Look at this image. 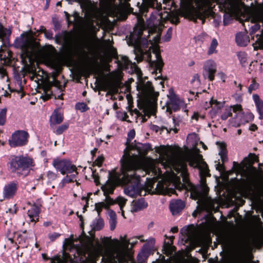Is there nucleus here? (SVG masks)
Segmentation results:
<instances>
[{
	"instance_id": "nucleus-33",
	"label": "nucleus",
	"mask_w": 263,
	"mask_h": 263,
	"mask_svg": "<svg viewBox=\"0 0 263 263\" xmlns=\"http://www.w3.org/2000/svg\"><path fill=\"white\" fill-rule=\"evenodd\" d=\"M218 46V42L216 39H213L210 44L208 53L210 55L217 52L216 48Z\"/></svg>"
},
{
	"instance_id": "nucleus-54",
	"label": "nucleus",
	"mask_w": 263,
	"mask_h": 263,
	"mask_svg": "<svg viewBox=\"0 0 263 263\" xmlns=\"http://www.w3.org/2000/svg\"><path fill=\"white\" fill-rule=\"evenodd\" d=\"M60 236V234L58 233H50L48 234V237L50 240L52 241L55 240L57 238H58Z\"/></svg>"
},
{
	"instance_id": "nucleus-11",
	"label": "nucleus",
	"mask_w": 263,
	"mask_h": 263,
	"mask_svg": "<svg viewBox=\"0 0 263 263\" xmlns=\"http://www.w3.org/2000/svg\"><path fill=\"white\" fill-rule=\"evenodd\" d=\"M249 31L252 39L255 41L253 44L254 49H263V29H260V25L255 24L251 26Z\"/></svg>"
},
{
	"instance_id": "nucleus-23",
	"label": "nucleus",
	"mask_w": 263,
	"mask_h": 263,
	"mask_svg": "<svg viewBox=\"0 0 263 263\" xmlns=\"http://www.w3.org/2000/svg\"><path fill=\"white\" fill-rule=\"evenodd\" d=\"M236 42L240 46H246L250 42L249 37L245 32H239L236 35Z\"/></svg>"
},
{
	"instance_id": "nucleus-49",
	"label": "nucleus",
	"mask_w": 263,
	"mask_h": 263,
	"mask_svg": "<svg viewBox=\"0 0 263 263\" xmlns=\"http://www.w3.org/2000/svg\"><path fill=\"white\" fill-rule=\"evenodd\" d=\"M249 163L250 164H252L255 162H257L258 161V157L254 154H250L249 155Z\"/></svg>"
},
{
	"instance_id": "nucleus-57",
	"label": "nucleus",
	"mask_w": 263,
	"mask_h": 263,
	"mask_svg": "<svg viewBox=\"0 0 263 263\" xmlns=\"http://www.w3.org/2000/svg\"><path fill=\"white\" fill-rule=\"evenodd\" d=\"M64 260L60 257H55L52 259V263H63Z\"/></svg>"
},
{
	"instance_id": "nucleus-9",
	"label": "nucleus",
	"mask_w": 263,
	"mask_h": 263,
	"mask_svg": "<svg viewBox=\"0 0 263 263\" xmlns=\"http://www.w3.org/2000/svg\"><path fill=\"white\" fill-rule=\"evenodd\" d=\"M233 112L235 114L233 117L229 120V126L238 127L242 125L252 121L254 115L250 112L245 113L240 104H235L233 106Z\"/></svg>"
},
{
	"instance_id": "nucleus-29",
	"label": "nucleus",
	"mask_w": 263,
	"mask_h": 263,
	"mask_svg": "<svg viewBox=\"0 0 263 263\" xmlns=\"http://www.w3.org/2000/svg\"><path fill=\"white\" fill-rule=\"evenodd\" d=\"M44 58L48 63L52 66H55L58 63L57 57L53 53L50 52L45 53Z\"/></svg>"
},
{
	"instance_id": "nucleus-34",
	"label": "nucleus",
	"mask_w": 263,
	"mask_h": 263,
	"mask_svg": "<svg viewBox=\"0 0 263 263\" xmlns=\"http://www.w3.org/2000/svg\"><path fill=\"white\" fill-rule=\"evenodd\" d=\"M233 106L231 105L225 108L224 111L221 115V118L223 120H226L228 117L232 116V110L233 111Z\"/></svg>"
},
{
	"instance_id": "nucleus-3",
	"label": "nucleus",
	"mask_w": 263,
	"mask_h": 263,
	"mask_svg": "<svg viewBox=\"0 0 263 263\" xmlns=\"http://www.w3.org/2000/svg\"><path fill=\"white\" fill-rule=\"evenodd\" d=\"M140 236L128 239L127 235L120 236L119 238L104 237L102 245L98 244L93 248L94 257L100 256L104 263H122L129 258V246L136 245Z\"/></svg>"
},
{
	"instance_id": "nucleus-10",
	"label": "nucleus",
	"mask_w": 263,
	"mask_h": 263,
	"mask_svg": "<svg viewBox=\"0 0 263 263\" xmlns=\"http://www.w3.org/2000/svg\"><path fill=\"white\" fill-rule=\"evenodd\" d=\"M109 176L108 180L101 187L104 195L113 193L116 185L122 183V172L120 174L117 173H109Z\"/></svg>"
},
{
	"instance_id": "nucleus-46",
	"label": "nucleus",
	"mask_w": 263,
	"mask_h": 263,
	"mask_svg": "<svg viewBox=\"0 0 263 263\" xmlns=\"http://www.w3.org/2000/svg\"><path fill=\"white\" fill-rule=\"evenodd\" d=\"M232 20V16L229 14H224L223 15V23L224 25H227L231 23Z\"/></svg>"
},
{
	"instance_id": "nucleus-63",
	"label": "nucleus",
	"mask_w": 263,
	"mask_h": 263,
	"mask_svg": "<svg viewBox=\"0 0 263 263\" xmlns=\"http://www.w3.org/2000/svg\"><path fill=\"white\" fill-rule=\"evenodd\" d=\"M141 146L143 148H144L145 151H148L149 149H151V145L149 144H142V145H141Z\"/></svg>"
},
{
	"instance_id": "nucleus-28",
	"label": "nucleus",
	"mask_w": 263,
	"mask_h": 263,
	"mask_svg": "<svg viewBox=\"0 0 263 263\" xmlns=\"http://www.w3.org/2000/svg\"><path fill=\"white\" fill-rule=\"evenodd\" d=\"M217 144L219 147V155L220 156L222 162H224L228 160L227 151L226 149V145L224 143L217 142Z\"/></svg>"
},
{
	"instance_id": "nucleus-17",
	"label": "nucleus",
	"mask_w": 263,
	"mask_h": 263,
	"mask_svg": "<svg viewBox=\"0 0 263 263\" xmlns=\"http://www.w3.org/2000/svg\"><path fill=\"white\" fill-rule=\"evenodd\" d=\"M18 189L17 183L12 182L6 184L3 189V194L4 199H9L13 198Z\"/></svg>"
},
{
	"instance_id": "nucleus-60",
	"label": "nucleus",
	"mask_w": 263,
	"mask_h": 263,
	"mask_svg": "<svg viewBox=\"0 0 263 263\" xmlns=\"http://www.w3.org/2000/svg\"><path fill=\"white\" fill-rule=\"evenodd\" d=\"M200 173L201 175L206 176L208 175L209 172L208 169L205 167L203 170H200Z\"/></svg>"
},
{
	"instance_id": "nucleus-4",
	"label": "nucleus",
	"mask_w": 263,
	"mask_h": 263,
	"mask_svg": "<svg viewBox=\"0 0 263 263\" xmlns=\"http://www.w3.org/2000/svg\"><path fill=\"white\" fill-rule=\"evenodd\" d=\"M145 30L144 22L143 20H138V24L134 28L133 32L130 35V40L132 44L137 47H147L149 44L148 40L145 38H141V35L143 30ZM162 30V26L155 27L148 30V36L155 32L156 35L153 37V40H149L151 46L150 49L152 50L155 54L156 61H154V65L157 70H160L163 66V62L161 58L159 47L158 44L160 40L161 33Z\"/></svg>"
},
{
	"instance_id": "nucleus-1",
	"label": "nucleus",
	"mask_w": 263,
	"mask_h": 263,
	"mask_svg": "<svg viewBox=\"0 0 263 263\" xmlns=\"http://www.w3.org/2000/svg\"><path fill=\"white\" fill-rule=\"evenodd\" d=\"M158 164L159 162L157 159L142 157L132 152L125 153L120 170L122 172V184L130 183L132 185L124 188V193L132 198L140 195L142 186L140 184V175L136 172L138 170H142L145 174L151 173L152 175L154 176L147 181L146 185V190L152 194H170L174 193L175 188H180L182 185L179 177L176 176L174 172L168 171L164 173L162 179L154 187L156 179L162 174Z\"/></svg>"
},
{
	"instance_id": "nucleus-2",
	"label": "nucleus",
	"mask_w": 263,
	"mask_h": 263,
	"mask_svg": "<svg viewBox=\"0 0 263 263\" xmlns=\"http://www.w3.org/2000/svg\"><path fill=\"white\" fill-rule=\"evenodd\" d=\"M199 140V138L196 133L189 134L187 141L193 147L186 149L184 152L176 146L161 145L156 147V152L159 154V162L164 168L169 167L170 172H174L180 179L181 176L183 182L187 183L188 173L186 162H188L190 166L197 167L202 161V156L196 147Z\"/></svg>"
},
{
	"instance_id": "nucleus-51",
	"label": "nucleus",
	"mask_w": 263,
	"mask_h": 263,
	"mask_svg": "<svg viewBox=\"0 0 263 263\" xmlns=\"http://www.w3.org/2000/svg\"><path fill=\"white\" fill-rule=\"evenodd\" d=\"M221 18L220 16L215 15L213 17V23L215 27H218L221 23Z\"/></svg>"
},
{
	"instance_id": "nucleus-41",
	"label": "nucleus",
	"mask_w": 263,
	"mask_h": 263,
	"mask_svg": "<svg viewBox=\"0 0 263 263\" xmlns=\"http://www.w3.org/2000/svg\"><path fill=\"white\" fill-rule=\"evenodd\" d=\"M163 250L164 251V253L167 256H170L172 255V254L174 251V248L170 245L166 244L164 246Z\"/></svg>"
},
{
	"instance_id": "nucleus-5",
	"label": "nucleus",
	"mask_w": 263,
	"mask_h": 263,
	"mask_svg": "<svg viewBox=\"0 0 263 263\" xmlns=\"http://www.w3.org/2000/svg\"><path fill=\"white\" fill-rule=\"evenodd\" d=\"M122 2H127L128 0H119ZM143 2L148 7H153L155 0H143ZM114 0H100L101 9H98L96 4L92 3L89 0H84L81 3V7L86 11L88 18L82 22V26L86 30H91L93 28V22L100 21L103 18L102 11H108L115 7L113 5ZM119 12L118 7L115 8L114 14Z\"/></svg>"
},
{
	"instance_id": "nucleus-58",
	"label": "nucleus",
	"mask_w": 263,
	"mask_h": 263,
	"mask_svg": "<svg viewBox=\"0 0 263 263\" xmlns=\"http://www.w3.org/2000/svg\"><path fill=\"white\" fill-rule=\"evenodd\" d=\"M135 136V132L134 129L130 130L128 133V139H133Z\"/></svg>"
},
{
	"instance_id": "nucleus-43",
	"label": "nucleus",
	"mask_w": 263,
	"mask_h": 263,
	"mask_svg": "<svg viewBox=\"0 0 263 263\" xmlns=\"http://www.w3.org/2000/svg\"><path fill=\"white\" fill-rule=\"evenodd\" d=\"M259 87V84L256 83L255 80L253 79L252 81V83L250 85L248 88V91L250 93H251L252 91L257 89Z\"/></svg>"
},
{
	"instance_id": "nucleus-38",
	"label": "nucleus",
	"mask_w": 263,
	"mask_h": 263,
	"mask_svg": "<svg viewBox=\"0 0 263 263\" xmlns=\"http://www.w3.org/2000/svg\"><path fill=\"white\" fill-rule=\"evenodd\" d=\"M104 196H105V199L103 202L105 203V205H106V208L108 209L110 205L116 203V199L114 200L112 198L109 197L108 195Z\"/></svg>"
},
{
	"instance_id": "nucleus-8",
	"label": "nucleus",
	"mask_w": 263,
	"mask_h": 263,
	"mask_svg": "<svg viewBox=\"0 0 263 263\" xmlns=\"http://www.w3.org/2000/svg\"><path fill=\"white\" fill-rule=\"evenodd\" d=\"M14 45L22 50V55L31 59L37 49V45L27 34H22L16 39Z\"/></svg>"
},
{
	"instance_id": "nucleus-50",
	"label": "nucleus",
	"mask_w": 263,
	"mask_h": 263,
	"mask_svg": "<svg viewBox=\"0 0 263 263\" xmlns=\"http://www.w3.org/2000/svg\"><path fill=\"white\" fill-rule=\"evenodd\" d=\"M74 239L73 238V236L71 235L70 237L68 238H66L64 240V245L69 246L71 247L73 245Z\"/></svg>"
},
{
	"instance_id": "nucleus-14",
	"label": "nucleus",
	"mask_w": 263,
	"mask_h": 263,
	"mask_svg": "<svg viewBox=\"0 0 263 263\" xmlns=\"http://www.w3.org/2000/svg\"><path fill=\"white\" fill-rule=\"evenodd\" d=\"M245 20L251 22H263V5L248 10L246 12Z\"/></svg>"
},
{
	"instance_id": "nucleus-12",
	"label": "nucleus",
	"mask_w": 263,
	"mask_h": 263,
	"mask_svg": "<svg viewBox=\"0 0 263 263\" xmlns=\"http://www.w3.org/2000/svg\"><path fill=\"white\" fill-rule=\"evenodd\" d=\"M53 166L62 175L70 174L77 170L76 166L71 162L66 159H55L52 162Z\"/></svg>"
},
{
	"instance_id": "nucleus-16",
	"label": "nucleus",
	"mask_w": 263,
	"mask_h": 263,
	"mask_svg": "<svg viewBox=\"0 0 263 263\" xmlns=\"http://www.w3.org/2000/svg\"><path fill=\"white\" fill-rule=\"evenodd\" d=\"M141 92L145 99L149 98L153 101H154L158 96V92L154 91L151 82L149 81L143 85Z\"/></svg>"
},
{
	"instance_id": "nucleus-47",
	"label": "nucleus",
	"mask_w": 263,
	"mask_h": 263,
	"mask_svg": "<svg viewBox=\"0 0 263 263\" xmlns=\"http://www.w3.org/2000/svg\"><path fill=\"white\" fill-rule=\"evenodd\" d=\"M6 34V29L4 27L0 22V40L2 41Z\"/></svg>"
},
{
	"instance_id": "nucleus-18",
	"label": "nucleus",
	"mask_w": 263,
	"mask_h": 263,
	"mask_svg": "<svg viewBox=\"0 0 263 263\" xmlns=\"http://www.w3.org/2000/svg\"><path fill=\"white\" fill-rule=\"evenodd\" d=\"M206 190L205 189H202V191H200V189L195 187L192 186L191 191V197L195 200L198 199L197 203L199 204L202 203L205 198Z\"/></svg>"
},
{
	"instance_id": "nucleus-53",
	"label": "nucleus",
	"mask_w": 263,
	"mask_h": 263,
	"mask_svg": "<svg viewBox=\"0 0 263 263\" xmlns=\"http://www.w3.org/2000/svg\"><path fill=\"white\" fill-rule=\"evenodd\" d=\"M104 161V158L103 156H99L97 159L94 162V164L96 165H97L98 166H100L102 163Z\"/></svg>"
},
{
	"instance_id": "nucleus-42",
	"label": "nucleus",
	"mask_w": 263,
	"mask_h": 263,
	"mask_svg": "<svg viewBox=\"0 0 263 263\" xmlns=\"http://www.w3.org/2000/svg\"><path fill=\"white\" fill-rule=\"evenodd\" d=\"M103 208L107 209L106 205H105V203L103 202H99L95 205V209L97 211L98 215L100 214Z\"/></svg>"
},
{
	"instance_id": "nucleus-61",
	"label": "nucleus",
	"mask_w": 263,
	"mask_h": 263,
	"mask_svg": "<svg viewBox=\"0 0 263 263\" xmlns=\"http://www.w3.org/2000/svg\"><path fill=\"white\" fill-rule=\"evenodd\" d=\"M105 44L104 45V46H106V48L108 50L111 49L112 47H111V42H110V40H108L107 41H105Z\"/></svg>"
},
{
	"instance_id": "nucleus-40",
	"label": "nucleus",
	"mask_w": 263,
	"mask_h": 263,
	"mask_svg": "<svg viewBox=\"0 0 263 263\" xmlns=\"http://www.w3.org/2000/svg\"><path fill=\"white\" fill-rule=\"evenodd\" d=\"M76 108L81 112H84L88 109V107L87 105L83 102L76 104Z\"/></svg>"
},
{
	"instance_id": "nucleus-56",
	"label": "nucleus",
	"mask_w": 263,
	"mask_h": 263,
	"mask_svg": "<svg viewBox=\"0 0 263 263\" xmlns=\"http://www.w3.org/2000/svg\"><path fill=\"white\" fill-rule=\"evenodd\" d=\"M151 129L153 130V131H155V132H161V130H163V128H161V127H160L159 126H157V125H153L151 126Z\"/></svg>"
},
{
	"instance_id": "nucleus-13",
	"label": "nucleus",
	"mask_w": 263,
	"mask_h": 263,
	"mask_svg": "<svg viewBox=\"0 0 263 263\" xmlns=\"http://www.w3.org/2000/svg\"><path fill=\"white\" fill-rule=\"evenodd\" d=\"M29 135L24 130H17L12 134L9 140V144L11 147L22 146L28 142Z\"/></svg>"
},
{
	"instance_id": "nucleus-52",
	"label": "nucleus",
	"mask_w": 263,
	"mask_h": 263,
	"mask_svg": "<svg viewBox=\"0 0 263 263\" xmlns=\"http://www.w3.org/2000/svg\"><path fill=\"white\" fill-rule=\"evenodd\" d=\"M117 219H109V224L110 230L113 231L115 229L117 225Z\"/></svg>"
},
{
	"instance_id": "nucleus-22",
	"label": "nucleus",
	"mask_w": 263,
	"mask_h": 263,
	"mask_svg": "<svg viewBox=\"0 0 263 263\" xmlns=\"http://www.w3.org/2000/svg\"><path fill=\"white\" fill-rule=\"evenodd\" d=\"M171 107L174 111L182 110L184 112H187L186 104L182 100L179 98H176L172 100Z\"/></svg>"
},
{
	"instance_id": "nucleus-32",
	"label": "nucleus",
	"mask_w": 263,
	"mask_h": 263,
	"mask_svg": "<svg viewBox=\"0 0 263 263\" xmlns=\"http://www.w3.org/2000/svg\"><path fill=\"white\" fill-rule=\"evenodd\" d=\"M130 64V61L128 60L127 57L125 56L122 57L121 59L119 60V65L122 69L127 68Z\"/></svg>"
},
{
	"instance_id": "nucleus-15",
	"label": "nucleus",
	"mask_w": 263,
	"mask_h": 263,
	"mask_svg": "<svg viewBox=\"0 0 263 263\" xmlns=\"http://www.w3.org/2000/svg\"><path fill=\"white\" fill-rule=\"evenodd\" d=\"M203 68L204 77H207L210 81H213L216 71V64L215 61L212 60L206 61Z\"/></svg>"
},
{
	"instance_id": "nucleus-31",
	"label": "nucleus",
	"mask_w": 263,
	"mask_h": 263,
	"mask_svg": "<svg viewBox=\"0 0 263 263\" xmlns=\"http://www.w3.org/2000/svg\"><path fill=\"white\" fill-rule=\"evenodd\" d=\"M237 56L241 65L245 66L247 63L248 57L246 52L243 51L238 52L237 53Z\"/></svg>"
},
{
	"instance_id": "nucleus-35",
	"label": "nucleus",
	"mask_w": 263,
	"mask_h": 263,
	"mask_svg": "<svg viewBox=\"0 0 263 263\" xmlns=\"http://www.w3.org/2000/svg\"><path fill=\"white\" fill-rule=\"evenodd\" d=\"M126 201L127 199L121 196H119L116 199V203H118L119 205L120 210H121L122 215L124 218L125 217L124 215V212L122 210V208L125 205Z\"/></svg>"
},
{
	"instance_id": "nucleus-21",
	"label": "nucleus",
	"mask_w": 263,
	"mask_h": 263,
	"mask_svg": "<svg viewBox=\"0 0 263 263\" xmlns=\"http://www.w3.org/2000/svg\"><path fill=\"white\" fill-rule=\"evenodd\" d=\"M148 204L144 199L140 198L132 202L131 211L133 212H136L146 208Z\"/></svg>"
},
{
	"instance_id": "nucleus-37",
	"label": "nucleus",
	"mask_w": 263,
	"mask_h": 263,
	"mask_svg": "<svg viewBox=\"0 0 263 263\" xmlns=\"http://www.w3.org/2000/svg\"><path fill=\"white\" fill-rule=\"evenodd\" d=\"M7 109L6 108L0 109V125H4L6 121V115Z\"/></svg>"
},
{
	"instance_id": "nucleus-62",
	"label": "nucleus",
	"mask_w": 263,
	"mask_h": 263,
	"mask_svg": "<svg viewBox=\"0 0 263 263\" xmlns=\"http://www.w3.org/2000/svg\"><path fill=\"white\" fill-rule=\"evenodd\" d=\"M199 117V115L198 112H194V114L191 117V119L192 120H195L196 121H197Z\"/></svg>"
},
{
	"instance_id": "nucleus-48",
	"label": "nucleus",
	"mask_w": 263,
	"mask_h": 263,
	"mask_svg": "<svg viewBox=\"0 0 263 263\" xmlns=\"http://www.w3.org/2000/svg\"><path fill=\"white\" fill-rule=\"evenodd\" d=\"M46 176H47L48 180L50 181L55 180L57 177V175L56 174V173H55L54 172H53L52 171H49L47 173Z\"/></svg>"
},
{
	"instance_id": "nucleus-20",
	"label": "nucleus",
	"mask_w": 263,
	"mask_h": 263,
	"mask_svg": "<svg viewBox=\"0 0 263 263\" xmlns=\"http://www.w3.org/2000/svg\"><path fill=\"white\" fill-rule=\"evenodd\" d=\"M185 207L184 202L181 200H173L170 204L171 211L173 215H176L181 212Z\"/></svg>"
},
{
	"instance_id": "nucleus-25",
	"label": "nucleus",
	"mask_w": 263,
	"mask_h": 263,
	"mask_svg": "<svg viewBox=\"0 0 263 263\" xmlns=\"http://www.w3.org/2000/svg\"><path fill=\"white\" fill-rule=\"evenodd\" d=\"M252 98L253 101L255 103L256 107L258 111V114H259V118H263V101H261L259 97L257 94H254L252 96Z\"/></svg>"
},
{
	"instance_id": "nucleus-30",
	"label": "nucleus",
	"mask_w": 263,
	"mask_h": 263,
	"mask_svg": "<svg viewBox=\"0 0 263 263\" xmlns=\"http://www.w3.org/2000/svg\"><path fill=\"white\" fill-rule=\"evenodd\" d=\"M104 222L103 219L99 217L93 221L91 227L95 230H100L104 227Z\"/></svg>"
},
{
	"instance_id": "nucleus-55",
	"label": "nucleus",
	"mask_w": 263,
	"mask_h": 263,
	"mask_svg": "<svg viewBox=\"0 0 263 263\" xmlns=\"http://www.w3.org/2000/svg\"><path fill=\"white\" fill-rule=\"evenodd\" d=\"M107 213L109 217V219H117L116 214L113 210L109 209L107 211Z\"/></svg>"
},
{
	"instance_id": "nucleus-44",
	"label": "nucleus",
	"mask_w": 263,
	"mask_h": 263,
	"mask_svg": "<svg viewBox=\"0 0 263 263\" xmlns=\"http://www.w3.org/2000/svg\"><path fill=\"white\" fill-rule=\"evenodd\" d=\"M172 33H173V29H172V28L170 27L167 29V32L164 36V41H165V42L169 41L172 37Z\"/></svg>"
},
{
	"instance_id": "nucleus-27",
	"label": "nucleus",
	"mask_w": 263,
	"mask_h": 263,
	"mask_svg": "<svg viewBox=\"0 0 263 263\" xmlns=\"http://www.w3.org/2000/svg\"><path fill=\"white\" fill-rule=\"evenodd\" d=\"M224 102H219L216 100L212 98L211 101L208 103L206 102H205V104L204 105V107L205 109L211 107L213 109L218 110L221 109L224 105Z\"/></svg>"
},
{
	"instance_id": "nucleus-6",
	"label": "nucleus",
	"mask_w": 263,
	"mask_h": 263,
	"mask_svg": "<svg viewBox=\"0 0 263 263\" xmlns=\"http://www.w3.org/2000/svg\"><path fill=\"white\" fill-rule=\"evenodd\" d=\"M180 15L191 20L195 21L197 18L203 23L207 5L206 0H180Z\"/></svg>"
},
{
	"instance_id": "nucleus-59",
	"label": "nucleus",
	"mask_w": 263,
	"mask_h": 263,
	"mask_svg": "<svg viewBox=\"0 0 263 263\" xmlns=\"http://www.w3.org/2000/svg\"><path fill=\"white\" fill-rule=\"evenodd\" d=\"M218 76L220 78V79L222 81V82H225L226 79V75L223 72H219L218 73Z\"/></svg>"
},
{
	"instance_id": "nucleus-39",
	"label": "nucleus",
	"mask_w": 263,
	"mask_h": 263,
	"mask_svg": "<svg viewBox=\"0 0 263 263\" xmlns=\"http://www.w3.org/2000/svg\"><path fill=\"white\" fill-rule=\"evenodd\" d=\"M69 127L68 123H64L59 126L55 130V133L57 135L62 134L64 131L67 130Z\"/></svg>"
},
{
	"instance_id": "nucleus-24",
	"label": "nucleus",
	"mask_w": 263,
	"mask_h": 263,
	"mask_svg": "<svg viewBox=\"0 0 263 263\" xmlns=\"http://www.w3.org/2000/svg\"><path fill=\"white\" fill-rule=\"evenodd\" d=\"M63 120V118L61 114L58 109H55L50 118V125L60 124Z\"/></svg>"
},
{
	"instance_id": "nucleus-26",
	"label": "nucleus",
	"mask_w": 263,
	"mask_h": 263,
	"mask_svg": "<svg viewBox=\"0 0 263 263\" xmlns=\"http://www.w3.org/2000/svg\"><path fill=\"white\" fill-rule=\"evenodd\" d=\"M70 174V175H67L60 182V185L62 187H63L67 183L77 181V176L78 174L77 170Z\"/></svg>"
},
{
	"instance_id": "nucleus-7",
	"label": "nucleus",
	"mask_w": 263,
	"mask_h": 263,
	"mask_svg": "<svg viewBox=\"0 0 263 263\" xmlns=\"http://www.w3.org/2000/svg\"><path fill=\"white\" fill-rule=\"evenodd\" d=\"M11 172L19 175L27 176L32 170L34 163L32 158L23 155L12 156L8 163Z\"/></svg>"
},
{
	"instance_id": "nucleus-64",
	"label": "nucleus",
	"mask_w": 263,
	"mask_h": 263,
	"mask_svg": "<svg viewBox=\"0 0 263 263\" xmlns=\"http://www.w3.org/2000/svg\"><path fill=\"white\" fill-rule=\"evenodd\" d=\"M257 126L255 124H252L250 126V129L252 131H255L257 129Z\"/></svg>"
},
{
	"instance_id": "nucleus-45",
	"label": "nucleus",
	"mask_w": 263,
	"mask_h": 263,
	"mask_svg": "<svg viewBox=\"0 0 263 263\" xmlns=\"http://www.w3.org/2000/svg\"><path fill=\"white\" fill-rule=\"evenodd\" d=\"M243 166L241 164L236 162H233V170L236 172H240L243 170Z\"/></svg>"
},
{
	"instance_id": "nucleus-36",
	"label": "nucleus",
	"mask_w": 263,
	"mask_h": 263,
	"mask_svg": "<svg viewBox=\"0 0 263 263\" xmlns=\"http://www.w3.org/2000/svg\"><path fill=\"white\" fill-rule=\"evenodd\" d=\"M148 256V253L146 251H141L137 256L138 263H144Z\"/></svg>"
},
{
	"instance_id": "nucleus-19",
	"label": "nucleus",
	"mask_w": 263,
	"mask_h": 263,
	"mask_svg": "<svg viewBox=\"0 0 263 263\" xmlns=\"http://www.w3.org/2000/svg\"><path fill=\"white\" fill-rule=\"evenodd\" d=\"M40 214V209L36 205H32L27 211L28 222H33L34 223L38 221Z\"/></svg>"
}]
</instances>
